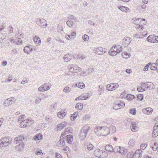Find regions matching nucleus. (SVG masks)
Listing matches in <instances>:
<instances>
[{
    "mask_svg": "<svg viewBox=\"0 0 158 158\" xmlns=\"http://www.w3.org/2000/svg\"><path fill=\"white\" fill-rule=\"evenodd\" d=\"M135 139H131L129 141L128 144L130 147H132L135 144Z\"/></svg>",
    "mask_w": 158,
    "mask_h": 158,
    "instance_id": "obj_29",
    "label": "nucleus"
},
{
    "mask_svg": "<svg viewBox=\"0 0 158 158\" xmlns=\"http://www.w3.org/2000/svg\"><path fill=\"white\" fill-rule=\"evenodd\" d=\"M44 85H46L44 86V89H45L46 91L49 90L50 88L51 85L50 84L46 83Z\"/></svg>",
    "mask_w": 158,
    "mask_h": 158,
    "instance_id": "obj_37",
    "label": "nucleus"
},
{
    "mask_svg": "<svg viewBox=\"0 0 158 158\" xmlns=\"http://www.w3.org/2000/svg\"><path fill=\"white\" fill-rule=\"evenodd\" d=\"M151 64V63L150 62L148 63V64H147L145 66L144 69L143 71H146L148 70V68L150 66V64Z\"/></svg>",
    "mask_w": 158,
    "mask_h": 158,
    "instance_id": "obj_45",
    "label": "nucleus"
},
{
    "mask_svg": "<svg viewBox=\"0 0 158 158\" xmlns=\"http://www.w3.org/2000/svg\"><path fill=\"white\" fill-rule=\"evenodd\" d=\"M34 41L37 46L39 45L41 43L40 39L38 36H35L34 38Z\"/></svg>",
    "mask_w": 158,
    "mask_h": 158,
    "instance_id": "obj_22",
    "label": "nucleus"
},
{
    "mask_svg": "<svg viewBox=\"0 0 158 158\" xmlns=\"http://www.w3.org/2000/svg\"><path fill=\"white\" fill-rule=\"evenodd\" d=\"M66 24L68 26H69V27H70L71 26L73 25V22L72 21L68 20L66 22Z\"/></svg>",
    "mask_w": 158,
    "mask_h": 158,
    "instance_id": "obj_47",
    "label": "nucleus"
},
{
    "mask_svg": "<svg viewBox=\"0 0 158 158\" xmlns=\"http://www.w3.org/2000/svg\"><path fill=\"white\" fill-rule=\"evenodd\" d=\"M70 54H66L64 55L63 58L65 62H67L70 61L72 58V56H70Z\"/></svg>",
    "mask_w": 158,
    "mask_h": 158,
    "instance_id": "obj_18",
    "label": "nucleus"
},
{
    "mask_svg": "<svg viewBox=\"0 0 158 158\" xmlns=\"http://www.w3.org/2000/svg\"><path fill=\"white\" fill-rule=\"evenodd\" d=\"M150 69L151 70H157V67L156 65V64L154 63H152L150 64Z\"/></svg>",
    "mask_w": 158,
    "mask_h": 158,
    "instance_id": "obj_35",
    "label": "nucleus"
},
{
    "mask_svg": "<svg viewBox=\"0 0 158 158\" xmlns=\"http://www.w3.org/2000/svg\"><path fill=\"white\" fill-rule=\"evenodd\" d=\"M111 120V118H108L105 119L102 123L111 124L112 123Z\"/></svg>",
    "mask_w": 158,
    "mask_h": 158,
    "instance_id": "obj_32",
    "label": "nucleus"
},
{
    "mask_svg": "<svg viewBox=\"0 0 158 158\" xmlns=\"http://www.w3.org/2000/svg\"><path fill=\"white\" fill-rule=\"evenodd\" d=\"M89 98V96L88 95H85V96H80L79 97H77L78 98V100H86Z\"/></svg>",
    "mask_w": 158,
    "mask_h": 158,
    "instance_id": "obj_36",
    "label": "nucleus"
},
{
    "mask_svg": "<svg viewBox=\"0 0 158 158\" xmlns=\"http://www.w3.org/2000/svg\"><path fill=\"white\" fill-rule=\"evenodd\" d=\"M107 156V153L105 151L102 150V155L101 154V158H104Z\"/></svg>",
    "mask_w": 158,
    "mask_h": 158,
    "instance_id": "obj_51",
    "label": "nucleus"
},
{
    "mask_svg": "<svg viewBox=\"0 0 158 158\" xmlns=\"http://www.w3.org/2000/svg\"><path fill=\"white\" fill-rule=\"evenodd\" d=\"M126 98L128 101H131L135 98V97L133 95L128 94L127 95Z\"/></svg>",
    "mask_w": 158,
    "mask_h": 158,
    "instance_id": "obj_28",
    "label": "nucleus"
},
{
    "mask_svg": "<svg viewBox=\"0 0 158 158\" xmlns=\"http://www.w3.org/2000/svg\"><path fill=\"white\" fill-rule=\"evenodd\" d=\"M89 39V36L85 34L82 36V39L85 41H87Z\"/></svg>",
    "mask_w": 158,
    "mask_h": 158,
    "instance_id": "obj_42",
    "label": "nucleus"
},
{
    "mask_svg": "<svg viewBox=\"0 0 158 158\" xmlns=\"http://www.w3.org/2000/svg\"><path fill=\"white\" fill-rule=\"evenodd\" d=\"M66 141L68 143L71 144L73 140V136L71 135H69L66 136Z\"/></svg>",
    "mask_w": 158,
    "mask_h": 158,
    "instance_id": "obj_16",
    "label": "nucleus"
},
{
    "mask_svg": "<svg viewBox=\"0 0 158 158\" xmlns=\"http://www.w3.org/2000/svg\"><path fill=\"white\" fill-rule=\"evenodd\" d=\"M42 22V23H44L46 22V21L44 19H41L40 18H38L36 19L35 22L36 24L40 26Z\"/></svg>",
    "mask_w": 158,
    "mask_h": 158,
    "instance_id": "obj_24",
    "label": "nucleus"
},
{
    "mask_svg": "<svg viewBox=\"0 0 158 158\" xmlns=\"http://www.w3.org/2000/svg\"><path fill=\"white\" fill-rule=\"evenodd\" d=\"M29 122L30 123H32V121H30L29 119L25 120L23 121L20 124V127L22 128H24L27 126V124Z\"/></svg>",
    "mask_w": 158,
    "mask_h": 158,
    "instance_id": "obj_9",
    "label": "nucleus"
},
{
    "mask_svg": "<svg viewBox=\"0 0 158 158\" xmlns=\"http://www.w3.org/2000/svg\"><path fill=\"white\" fill-rule=\"evenodd\" d=\"M84 146L85 147L86 146V147H87V149L89 151L92 150L94 147L93 144L89 142L85 143L84 144Z\"/></svg>",
    "mask_w": 158,
    "mask_h": 158,
    "instance_id": "obj_19",
    "label": "nucleus"
},
{
    "mask_svg": "<svg viewBox=\"0 0 158 158\" xmlns=\"http://www.w3.org/2000/svg\"><path fill=\"white\" fill-rule=\"evenodd\" d=\"M136 96L137 99L140 101L142 100L143 99V94H138Z\"/></svg>",
    "mask_w": 158,
    "mask_h": 158,
    "instance_id": "obj_41",
    "label": "nucleus"
},
{
    "mask_svg": "<svg viewBox=\"0 0 158 158\" xmlns=\"http://www.w3.org/2000/svg\"><path fill=\"white\" fill-rule=\"evenodd\" d=\"M130 112L133 115H135L136 113V110L135 109L133 108L131 109L130 110Z\"/></svg>",
    "mask_w": 158,
    "mask_h": 158,
    "instance_id": "obj_49",
    "label": "nucleus"
},
{
    "mask_svg": "<svg viewBox=\"0 0 158 158\" xmlns=\"http://www.w3.org/2000/svg\"><path fill=\"white\" fill-rule=\"evenodd\" d=\"M107 125H108V126L107 127H109V125L108 124H107ZM110 127H111V126H110ZM111 128H112V129H113V131H112V133H114L115 131V127H114V126H112L111 127H108V129H109V130L108 131L110 130H110Z\"/></svg>",
    "mask_w": 158,
    "mask_h": 158,
    "instance_id": "obj_52",
    "label": "nucleus"
},
{
    "mask_svg": "<svg viewBox=\"0 0 158 158\" xmlns=\"http://www.w3.org/2000/svg\"><path fill=\"white\" fill-rule=\"evenodd\" d=\"M22 43V41L20 38L15 39V44H21Z\"/></svg>",
    "mask_w": 158,
    "mask_h": 158,
    "instance_id": "obj_44",
    "label": "nucleus"
},
{
    "mask_svg": "<svg viewBox=\"0 0 158 158\" xmlns=\"http://www.w3.org/2000/svg\"><path fill=\"white\" fill-rule=\"evenodd\" d=\"M66 115L65 112H58L57 114V116L60 118H62L64 117Z\"/></svg>",
    "mask_w": 158,
    "mask_h": 158,
    "instance_id": "obj_30",
    "label": "nucleus"
},
{
    "mask_svg": "<svg viewBox=\"0 0 158 158\" xmlns=\"http://www.w3.org/2000/svg\"><path fill=\"white\" fill-rule=\"evenodd\" d=\"M43 85L39 87L38 88V90L39 91H42V92H44L46 91L45 89H44V86L45 85Z\"/></svg>",
    "mask_w": 158,
    "mask_h": 158,
    "instance_id": "obj_43",
    "label": "nucleus"
},
{
    "mask_svg": "<svg viewBox=\"0 0 158 158\" xmlns=\"http://www.w3.org/2000/svg\"><path fill=\"white\" fill-rule=\"evenodd\" d=\"M142 155V151L140 149L137 150L133 155V158H139Z\"/></svg>",
    "mask_w": 158,
    "mask_h": 158,
    "instance_id": "obj_8",
    "label": "nucleus"
},
{
    "mask_svg": "<svg viewBox=\"0 0 158 158\" xmlns=\"http://www.w3.org/2000/svg\"><path fill=\"white\" fill-rule=\"evenodd\" d=\"M83 104L81 103H77L76 104L75 108L77 110H81L83 108Z\"/></svg>",
    "mask_w": 158,
    "mask_h": 158,
    "instance_id": "obj_26",
    "label": "nucleus"
},
{
    "mask_svg": "<svg viewBox=\"0 0 158 158\" xmlns=\"http://www.w3.org/2000/svg\"><path fill=\"white\" fill-rule=\"evenodd\" d=\"M137 90L139 92H142L145 91L146 90L142 88V87H138L137 88Z\"/></svg>",
    "mask_w": 158,
    "mask_h": 158,
    "instance_id": "obj_48",
    "label": "nucleus"
},
{
    "mask_svg": "<svg viewBox=\"0 0 158 158\" xmlns=\"http://www.w3.org/2000/svg\"><path fill=\"white\" fill-rule=\"evenodd\" d=\"M8 99L9 101L10 102H11L12 103V102H14L16 100L15 98L13 97L8 98Z\"/></svg>",
    "mask_w": 158,
    "mask_h": 158,
    "instance_id": "obj_55",
    "label": "nucleus"
},
{
    "mask_svg": "<svg viewBox=\"0 0 158 158\" xmlns=\"http://www.w3.org/2000/svg\"><path fill=\"white\" fill-rule=\"evenodd\" d=\"M131 42V39L129 37H126L123 40V45L124 47H127Z\"/></svg>",
    "mask_w": 158,
    "mask_h": 158,
    "instance_id": "obj_6",
    "label": "nucleus"
},
{
    "mask_svg": "<svg viewBox=\"0 0 158 158\" xmlns=\"http://www.w3.org/2000/svg\"><path fill=\"white\" fill-rule=\"evenodd\" d=\"M102 150L97 149L94 151V154L96 156L98 157L101 158V154L102 155Z\"/></svg>",
    "mask_w": 158,
    "mask_h": 158,
    "instance_id": "obj_12",
    "label": "nucleus"
},
{
    "mask_svg": "<svg viewBox=\"0 0 158 158\" xmlns=\"http://www.w3.org/2000/svg\"><path fill=\"white\" fill-rule=\"evenodd\" d=\"M61 125L62 127L64 128L66 126L67 124V123L65 122H64L62 123H61Z\"/></svg>",
    "mask_w": 158,
    "mask_h": 158,
    "instance_id": "obj_62",
    "label": "nucleus"
},
{
    "mask_svg": "<svg viewBox=\"0 0 158 158\" xmlns=\"http://www.w3.org/2000/svg\"><path fill=\"white\" fill-rule=\"evenodd\" d=\"M118 8L121 11L125 12H128V10H129L128 8L123 6H119L118 7Z\"/></svg>",
    "mask_w": 158,
    "mask_h": 158,
    "instance_id": "obj_23",
    "label": "nucleus"
},
{
    "mask_svg": "<svg viewBox=\"0 0 158 158\" xmlns=\"http://www.w3.org/2000/svg\"><path fill=\"white\" fill-rule=\"evenodd\" d=\"M42 153V154L43 153H42V151L41 150H40L38 151H37L36 154L37 155H41V154Z\"/></svg>",
    "mask_w": 158,
    "mask_h": 158,
    "instance_id": "obj_61",
    "label": "nucleus"
},
{
    "mask_svg": "<svg viewBox=\"0 0 158 158\" xmlns=\"http://www.w3.org/2000/svg\"><path fill=\"white\" fill-rule=\"evenodd\" d=\"M113 108V109L116 110L120 109V108H119L118 105L117 104V102H116L114 103Z\"/></svg>",
    "mask_w": 158,
    "mask_h": 158,
    "instance_id": "obj_46",
    "label": "nucleus"
},
{
    "mask_svg": "<svg viewBox=\"0 0 158 158\" xmlns=\"http://www.w3.org/2000/svg\"><path fill=\"white\" fill-rule=\"evenodd\" d=\"M122 56L124 58H128L130 56L131 54L126 52H124L122 53Z\"/></svg>",
    "mask_w": 158,
    "mask_h": 158,
    "instance_id": "obj_33",
    "label": "nucleus"
},
{
    "mask_svg": "<svg viewBox=\"0 0 158 158\" xmlns=\"http://www.w3.org/2000/svg\"><path fill=\"white\" fill-rule=\"evenodd\" d=\"M97 129L98 131V132L100 133L102 132V131L104 130V131L105 132L106 131V132H108V131L109 130L108 127H105V126H100L98 127H97Z\"/></svg>",
    "mask_w": 158,
    "mask_h": 158,
    "instance_id": "obj_13",
    "label": "nucleus"
},
{
    "mask_svg": "<svg viewBox=\"0 0 158 158\" xmlns=\"http://www.w3.org/2000/svg\"><path fill=\"white\" fill-rule=\"evenodd\" d=\"M143 27L142 25H139L138 26H137V29H139V30H143Z\"/></svg>",
    "mask_w": 158,
    "mask_h": 158,
    "instance_id": "obj_64",
    "label": "nucleus"
},
{
    "mask_svg": "<svg viewBox=\"0 0 158 158\" xmlns=\"http://www.w3.org/2000/svg\"><path fill=\"white\" fill-rule=\"evenodd\" d=\"M105 48H103L102 47H99L96 49L95 53L98 55L104 54L106 52V51L105 50Z\"/></svg>",
    "mask_w": 158,
    "mask_h": 158,
    "instance_id": "obj_7",
    "label": "nucleus"
},
{
    "mask_svg": "<svg viewBox=\"0 0 158 158\" xmlns=\"http://www.w3.org/2000/svg\"><path fill=\"white\" fill-rule=\"evenodd\" d=\"M105 148L106 151L109 152H114V149L110 144L106 145L105 147Z\"/></svg>",
    "mask_w": 158,
    "mask_h": 158,
    "instance_id": "obj_17",
    "label": "nucleus"
},
{
    "mask_svg": "<svg viewBox=\"0 0 158 158\" xmlns=\"http://www.w3.org/2000/svg\"><path fill=\"white\" fill-rule=\"evenodd\" d=\"M154 131H158V123H156L155 124L153 127Z\"/></svg>",
    "mask_w": 158,
    "mask_h": 158,
    "instance_id": "obj_53",
    "label": "nucleus"
},
{
    "mask_svg": "<svg viewBox=\"0 0 158 158\" xmlns=\"http://www.w3.org/2000/svg\"><path fill=\"white\" fill-rule=\"evenodd\" d=\"M158 134V131H153L152 135L153 137H156V135H157Z\"/></svg>",
    "mask_w": 158,
    "mask_h": 158,
    "instance_id": "obj_56",
    "label": "nucleus"
},
{
    "mask_svg": "<svg viewBox=\"0 0 158 158\" xmlns=\"http://www.w3.org/2000/svg\"><path fill=\"white\" fill-rule=\"evenodd\" d=\"M72 67H73L74 68V69H75L74 70L75 73L80 72L81 71V68L77 66V65L73 64H72Z\"/></svg>",
    "mask_w": 158,
    "mask_h": 158,
    "instance_id": "obj_27",
    "label": "nucleus"
},
{
    "mask_svg": "<svg viewBox=\"0 0 158 158\" xmlns=\"http://www.w3.org/2000/svg\"><path fill=\"white\" fill-rule=\"evenodd\" d=\"M4 104L5 106H9L11 105L12 103L11 102H10L7 99L5 100L4 102Z\"/></svg>",
    "mask_w": 158,
    "mask_h": 158,
    "instance_id": "obj_38",
    "label": "nucleus"
},
{
    "mask_svg": "<svg viewBox=\"0 0 158 158\" xmlns=\"http://www.w3.org/2000/svg\"><path fill=\"white\" fill-rule=\"evenodd\" d=\"M63 128H64L62 127L61 124H60L57 125V130H60Z\"/></svg>",
    "mask_w": 158,
    "mask_h": 158,
    "instance_id": "obj_59",
    "label": "nucleus"
},
{
    "mask_svg": "<svg viewBox=\"0 0 158 158\" xmlns=\"http://www.w3.org/2000/svg\"><path fill=\"white\" fill-rule=\"evenodd\" d=\"M130 127L133 131L136 132L138 130V127L137 126L136 123L133 122H131Z\"/></svg>",
    "mask_w": 158,
    "mask_h": 158,
    "instance_id": "obj_11",
    "label": "nucleus"
},
{
    "mask_svg": "<svg viewBox=\"0 0 158 158\" xmlns=\"http://www.w3.org/2000/svg\"><path fill=\"white\" fill-rule=\"evenodd\" d=\"M122 47L119 45L113 46L109 52V55L111 56L116 55L122 51Z\"/></svg>",
    "mask_w": 158,
    "mask_h": 158,
    "instance_id": "obj_1",
    "label": "nucleus"
},
{
    "mask_svg": "<svg viewBox=\"0 0 158 158\" xmlns=\"http://www.w3.org/2000/svg\"><path fill=\"white\" fill-rule=\"evenodd\" d=\"M94 132L95 133L97 134L98 135H101L102 136H106L109 133V132H105L102 133V132L99 133L97 127L95 128L94 130Z\"/></svg>",
    "mask_w": 158,
    "mask_h": 158,
    "instance_id": "obj_21",
    "label": "nucleus"
},
{
    "mask_svg": "<svg viewBox=\"0 0 158 158\" xmlns=\"http://www.w3.org/2000/svg\"><path fill=\"white\" fill-rule=\"evenodd\" d=\"M33 138L35 141L41 140L42 139V135L40 133L37 134L34 136Z\"/></svg>",
    "mask_w": 158,
    "mask_h": 158,
    "instance_id": "obj_20",
    "label": "nucleus"
},
{
    "mask_svg": "<svg viewBox=\"0 0 158 158\" xmlns=\"http://www.w3.org/2000/svg\"><path fill=\"white\" fill-rule=\"evenodd\" d=\"M147 146V145L145 143H143L141 145L140 148L142 149H144Z\"/></svg>",
    "mask_w": 158,
    "mask_h": 158,
    "instance_id": "obj_54",
    "label": "nucleus"
},
{
    "mask_svg": "<svg viewBox=\"0 0 158 158\" xmlns=\"http://www.w3.org/2000/svg\"><path fill=\"white\" fill-rule=\"evenodd\" d=\"M24 144L23 142H21L19 144L18 147L19 150H22L24 148Z\"/></svg>",
    "mask_w": 158,
    "mask_h": 158,
    "instance_id": "obj_40",
    "label": "nucleus"
},
{
    "mask_svg": "<svg viewBox=\"0 0 158 158\" xmlns=\"http://www.w3.org/2000/svg\"><path fill=\"white\" fill-rule=\"evenodd\" d=\"M153 111V109L150 107L146 108L143 110V112L145 114H151Z\"/></svg>",
    "mask_w": 158,
    "mask_h": 158,
    "instance_id": "obj_14",
    "label": "nucleus"
},
{
    "mask_svg": "<svg viewBox=\"0 0 158 158\" xmlns=\"http://www.w3.org/2000/svg\"><path fill=\"white\" fill-rule=\"evenodd\" d=\"M118 87L119 85L118 83H111L107 85L106 89L108 91H113L116 89Z\"/></svg>",
    "mask_w": 158,
    "mask_h": 158,
    "instance_id": "obj_5",
    "label": "nucleus"
},
{
    "mask_svg": "<svg viewBox=\"0 0 158 158\" xmlns=\"http://www.w3.org/2000/svg\"><path fill=\"white\" fill-rule=\"evenodd\" d=\"M12 138L9 136H6L0 140V147H6L11 143Z\"/></svg>",
    "mask_w": 158,
    "mask_h": 158,
    "instance_id": "obj_2",
    "label": "nucleus"
},
{
    "mask_svg": "<svg viewBox=\"0 0 158 158\" xmlns=\"http://www.w3.org/2000/svg\"><path fill=\"white\" fill-rule=\"evenodd\" d=\"M75 86L76 87H77L82 89L85 87V85L84 83H79L78 84H75Z\"/></svg>",
    "mask_w": 158,
    "mask_h": 158,
    "instance_id": "obj_34",
    "label": "nucleus"
},
{
    "mask_svg": "<svg viewBox=\"0 0 158 158\" xmlns=\"http://www.w3.org/2000/svg\"><path fill=\"white\" fill-rule=\"evenodd\" d=\"M155 35H150L147 38V41L149 42L155 43L156 41H154Z\"/></svg>",
    "mask_w": 158,
    "mask_h": 158,
    "instance_id": "obj_15",
    "label": "nucleus"
},
{
    "mask_svg": "<svg viewBox=\"0 0 158 158\" xmlns=\"http://www.w3.org/2000/svg\"><path fill=\"white\" fill-rule=\"evenodd\" d=\"M71 89L68 86L65 87L63 89V91L64 92L68 93L71 91Z\"/></svg>",
    "mask_w": 158,
    "mask_h": 158,
    "instance_id": "obj_39",
    "label": "nucleus"
},
{
    "mask_svg": "<svg viewBox=\"0 0 158 158\" xmlns=\"http://www.w3.org/2000/svg\"><path fill=\"white\" fill-rule=\"evenodd\" d=\"M76 34V33L75 31L72 32L71 35H70L71 36V38H72L73 39H74L75 38Z\"/></svg>",
    "mask_w": 158,
    "mask_h": 158,
    "instance_id": "obj_58",
    "label": "nucleus"
},
{
    "mask_svg": "<svg viewBox=\"0 0 158 158\" xmlns=\"http://www.w3.org/2000/svg\"><path fill=\"white\" fill-rule=\"evenodd\" d=\"M25 138L23 136V135H22L19 136L18 137H15L14 139V141L16 142V143H19L20 141H23L24 142L25 141Z\"/></svg>",
    "mask_w": 158,
    "mask_h": 158,
    "instance_id": "obj_10",
    "label": "nucleus"
},
{
    "mask_svg": "<svg viewBox=\"0 0 158 158\" xmlns=\"http://www.w3.org/2000/svg\"><path fill=\"white\" fill-rule=\"evenodd\" d=\"M146 89H148L150 88L151 86L153 84L152 83L150 82H146Z\"/></svg>",
    "mask_w": 158,
    "mask_h": 158,
    "instance_id": "obj_50",
    "label": "nucleus"
},
{
    "mask_svg": "<svg viewBox=\"0 0 158 158\" xmlns=\"http://www.w3.org/2000/svg\"><path fill=\"white\" fill-rule=\"evenodd\" d=\"M47 25V23L46 22L45 23H42V22H41L40 26L42 27H46Z\"/></svg>",
    "mask_w": 158,
    "mask_h": 158,
    "instance_id": "obj_57",
    "label": "nucleus"
},
{
    "mask_svg": "<svg viewBox=\"0 0 158 158\" xmlns=\"http://www.w3.org/2000/svg\"><path fill=\"white\" fill-rule=\"evenodd\" d=\"M90 129V127L88 126H85L81 130L80 132V136L82 139L85 138L87 134L88 131Z\"/></svg>",
    "mask_w": 158,
    "mask_h": 158,
    "instance_id": "obj_3",
    "label": "nucleus"
},
{
    "mask_svg": "<svg viewBox=\"0 0 158 158\" xmlns=\"http://www.w3.org/2000/svg\"><path fill=\"white\" fill-rule=\"evenodd\" d=\"M78 115V112H75L73 114H71L70 116V118L72 121H74Z\"/></svg>",
    "mask_w": 158,
    "mask_h": 158,
    "instance_id": "obj_25",
    "label": "nucleus"
},
{
    "mask_svg": "<svg viewBox=\"0 0 158 158\" xmlns=\"http://www.w3.org/2000/svg\"><path fill=\"white\" fill-rule=\"evenodd\" d=\"M24 52L29 54L31 51L30 47L29 46H26L23 49Z\"/></svg>",
    "mask_w": 158,
    "mask_h": 158,
    "instance_id": "obj_31",
    "label": "nucleus"
},
{
    "mask_svg": "<svg viewBox=\"0 0 158 158\" xmlns=\"http://www.w3.org/2000/svg\"><path fill=\"white\" fill-rule=\"evenodd\" d=\"M69 18L70 20H75L76 18H75V16L73 15H70L69 17Z\"/></svg>",
    "mask_w": 158,
    "mask_h": 158,
    "instance_id": "obj_63",
    "label": "nucleus"
},
{
    "mask_svg": "<svg viewBox=\"0 0 158 158\" xmlns=\"http://www.w3.org/2000/svg\"><path fill=\"white\" fill-rule=\"evenodd\" d=\"M114 152H117L124 155L127 152V150L125 148L120 146H117L114 148Z\"/></svg>",
    "mask_w": 158,
    "mask_h": 158,
    "instance_id": "obj_4",
    "label": "nucleus"
},
{
    "mask_svg": "<svg viewBox=\"0 0 158 158\" xmlns=\"http://www.w3.org/2000/svg\"><path fill=\"white\" fill-rule=\"evenodd\" d=\"M56 158H62L61 156L57 152H56L55 154Z\"/></svg>",
    "mask_w": 158,
    "mask_h": 158,
    "instance_id": "obj_60",
    "label": "nucleus"
}]
</instances>
